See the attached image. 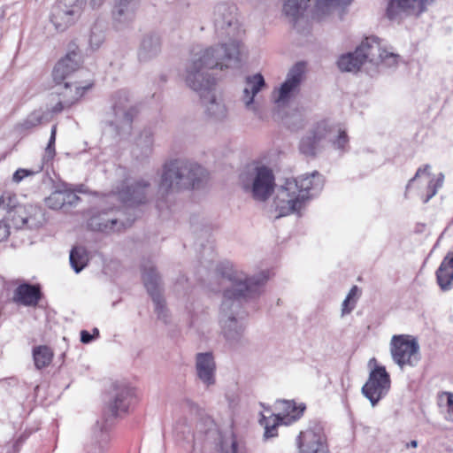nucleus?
I'll use <instances>...</instances> for the list:
<instances>
[{
  "label": "nucleus",
  "mask_w": 453,
  "mask_h": 453,
  "mask_svg": "<svg viewBox=\"0 0 453 453\" xmlns=\"http://www.w3.org/2000/svg\"><path fill=\"white\" fill-rule=\"evenodd\" d=\"M217 272L220 286L213 288L212 290L223 289V300L219 319L221 333L231 347H236L244 341L245 326L242 320L237 317L242 300L259 296L268 276L265 272H261L249 277L242 271L229 265H221L218 267Z\"/></svg>",
  "instance_id": "f257e3e1"
},
{
  "label": "nucleus",
  "mask_w": 453,
  "mask_h": 453,
  "mask_svg": "<svg viewBox=\"0 0 453 453\" xmlns=\"http://www.w3.org/2000/svg\"><path fill=\"white\" fill-rule=\"evenodd\" d=\"M212 20L215 34L220 43L204 49H194L189 60L193 65L206 67L235 68L242 59V37L244 30L237 19V8L229 3H219L213 8Z\"/></svg>",
  "instance_id": "f03ea898"
},
{
  "label": "nucleus",
  "mask_w": 453,
  "mask_h": 453,
  "mask_svg": "<svg viewBox=\"0 0 453 453\" xmlns=\"http://www.w3.org/2000/svg\"><path fill=\"white\" fill-rule=\"evenodd\" d=\"M324 182L323 176L318 171L297 179H287L278 188L274 199L278 217L299 212L309 199L320 193Z\"/></svg>",
  "instance_id": "7ed1b4c3"
},
{
  "label": "nucleus",
  "mask_w": 453,
  "mask_h": 453,
  "mask_svg": "<svg viewBox=\"0 0 453 453\" xmlns=\"http://www.w3.org/2000/svg\"><path fill=\"white\" fill-rule=\"evenodd\" d=\"M213 68L193 65V61L188 60L183 77L186 85L200 96L208 118L214 122H223L228 117V111L215 93L216 80L209 73Z\"/></svg>",
  "instance_id": "20e7f679"
},
{
  "label": "nucleus",
  "mask_w": 453,
  "mask_h": 453,
  "mask_svg": "<svg viewBox=\"0 0 453 453\" xmlns=\"http://www.w3.org/2000/svg\"><path fill=\"white\" fill-rule=\"evenodd\" d=\"M205 177L204 168L198 164L184 159H174L164 165L159 192L167 194L198 188Z\"/></svg>",
  "instance_id": "39448f33"
},
{
  "label": "nucleus",
  "mask_w": 453,
  "mask_h": 453,
  "mask_svg": "<svg viewBox=\"0 0 453 453\" xmlns=\"http://www.w3.org/2000/svg\"><path fill=\"white\" fill-rule=\"evenodd\" d=\"M274 175L266 166L255 167L252 171L244 172L240 175L242 188L250 194L256 201L265 202L274 190Z\"/></svg>",
  "instance_id": "423d86ee"
},
{
  "label": "nucleus",
  "mask_w": 453,
  "mask_h": 453,
  "mask_svg": "<svg viewBox=\"0 0 453 453\" xmlns=\"http://www.w3.org/2000/svg\"><path fill=\"white\" fill-rule=\"evenodd\" d=\"M393 361L403 369L415 366L420 359L419 345L416 338L408 334L393 335L390 341Z\"/></svg>",
  "instance_id": "0eeeda50"
},
{
  "label": "nucleus",
  "mask_w": 453,
  "mask_h": 453,
  "mask_svg": "<svg viewBox=\"0 0 453 453\" xmlns=\"http://www.w3.org/2000/svg\"><path fill=\"white\" fill-rule=\"evenodd\" d=\"M277 404L278 408L282 411V413L272 415L269 418L262 416L259 421L261 426L265 428V439L277 436V426L280 424L289 425L296 421L305 410V406H296L293 401L280 400Z\"/></svg>",
  "instance_id": "6e6552de"
},
{
  "label": "nucleus",
  "mask_w": 453,
  "mask_h": 453,
  "mask_svg": "<svg viewBox=\"0 0 453 453\" xmlns=\"http://www.w3.org/2000/svg\"><path fill=\"white\" fill-rule=\"evenodd\" d=\"M142 276L144 286L155 304V312L157 318L167 323L169 315L162 296L161 277L152 262L147 261L142 265Z\"/></svg>",
  "instance_id": "1a4fd4ad"
},
{
  "label": "nucleus",
  "mask_w": 453,
  "mask_h": 453,
  "mask_svg": "<svg viewBox=\"0 0 453 453\" xmlns=\"http://www.w3.org/2000/svg\"><path fill=\"white\" fill-rule=\"evenodd\" d=\"M142 276L144 286L155 304V312L157 318L167 323L169 315L162 296L161 277L152 262L147 261L142 265Z\"/></svg>",
  "instance_id": "9d476101"
},
{
  "label": "nucleus",
  "mask_w": 453,
  "mask_h": 453,
  "mask_svg": "<svg viewBox=\"0 0 453 453\" xmlns=\"http://www.w3.org/2000/svg\"><path fill=\"white\" fill-rule=\"evenodd\" d=\"M304 70L305 65L303 63H296L288 71L286 80L280 87L273 91V100L278 106L287 105L299 93Z\"/></svg>",
  "instance_id": "9b49d317"
},
{
  "label": "nucleus",
  "mask_w": 453,
  "mask_h": 453,
  "mask_svg": "<svg viewBox=\"0 0 453 453\" xmlns=\"http://www.w3.org/2000/svg\"><path fill=\"white\" fill-rule=\"evenodd\" d=\"M359 50L363 51L364 59L372 65H384L391 67L398 63L400 56L389 52L383 48L380 40L376 36L366 37L359 44Z\"/></svg>",
  "instance_id": "f8f14e48"
},
{
  "label": "nucleus",
  "mask_w": 453,
  "mask_h": 453,
  "mask_svg": "<svg viewBox=\"0 0 453 453\" xmlns=\"http://www.w3.org/2000/svg\"><path fill=\"white\" fill-rule=\"evenodd\" d=\"M299 453H328L329 448L324 428L320 424H314L301 431L296 438Z\"/></svg>",
  "instance_id": "ddd939ff"
},
{
  "label": "nucleus",
  "mask_w": 453,
  "mask_h": 453,
  "mask_svg": "<svg viewBox=\"0 0 453 453\" xmlns=\"http://www.w3.org/2000/svg\"><path fill=\"white\" fill-rule=\"evenodd\" d=\"M390 377L384 366H376L362 388L363 395L375 406L390 388Z\"/></svg>",
  "instance_id": "4468645a"
},
{
  "label": "nucleus",
  "mask_w": 453,
  "mask_h": 453,
  "mask_svg": "<svg viewBox=\"0 0 453 453\" xmlns=\"http://www.w3.org/2000/svg\"><path fill=\"white\" fill-rule=\"evenodd\" d=\"M6 219L12 223L16 229H37L46 221L44 212L40 206L20 204Z\"/></svg>",
  "instance_id": "2eb2a0df"
},
{
  "label": "nucleus",
  "mask_w": 453,
  "mask_h": 453,
  "mask_svg": "<svg viewBox=\"0 0 453 453\" xmlns=\"http://www.w3.org/2000/svg\"><path fill=\"white\" fill-rule=\"evenodd\" d=\"M87 0H59L53 10L51 21L58 30L63 31L80 17Z\"/></svg>",
  "instance_id": "dca6fc26"
},
{
  "label": "nucleus",
  "mask_w": 453,
  "mask_h": 453,
  "mask_svg": "<svg viewBox=\"0 0 453 453\" xmlns=\"http://www.w3.org/2000/svg\"><path fill=\"white\" fill-rule=\"evenodd\" d=\"M332 129L326 121L318 123L300 141L299 150L302 154L314 157L324 147L325 142L330 136Z\"/></svg>",
  "instance_id": "f3484780"
},
{
  "label": "nucleus",
  "mask_w": 453,
  "mask_h": 453,
  "mask_svg": "<svg viewBox=\"0 0 453 453\" xmlns=\"http://www.w3.org/2000/svg\"><path fill=\"white\" fill-rule=\"evenodd\" d=\"M139 0H115L111 11L112 25L118 31L132 26L139 9Z\"/></svg>",
  "instance_id": "a211bd4d"
},
{
  "label": "nucleus",
  "mask_w": 453,
  "mask_h": 453,
  "mask_svg": "<svg viewBox=\"0 0 453 453\" xmlns=\"http://www.w3.org/2000/svg\"><path fill=\"white\" fill-rule=\"evenodd\" d=\"M120 215H122L121 211L112 209L102 211L89 219L88 226L94 231L104 233L119 232L131 225L130 222H125L121 219Z\"/></svg>",
  "instance_id": "6ab92c4d"
},
{
  "label": "nucleus",
  "mask_w": 453,
  "mask_h": 453,
  "mask_svg": "<svg viewBox=\"0 0 453 453\" xmlns=\"http://www.w3.org/2000/svg\"><path fill=\"white\" fill-rule=\"evenodd\" d=\"M134 397V388L126 384L114 385L107 403V418L126 413Z\"/></svg>",
  "instance_id": "aec40b11"
},
{
  "label": "nucleus",
  "mask_w": 453,
  "mask_h": 453,
  "mask_svg": "<svg viewBox=\"0 0 453 453\" xmlns=\"http://www.w3.org/2000/svg\"><path fill=\"white\" fill-rule=\"evenodd\" d=\"M432 0H389L387 17L390 20L401 19L407 15H419Z\"/></svg>",
  "instance_id": "412c9836"
},
{
  "label": "nucleus",
  "mask_w": 453,
  "mask_h": 453,
  "mask_svg": "<svg viewBox=\"0 0 453 453\" xmlns=\"http://www.w3.org/2000/svg\"><path fill=\"white\" fill-rule=\"evenodd\" d=\"M150 188L149 180L144 179L135 180L119 191V198L130 205L144 203L147 201Z\"/></svg>",
  "instance_id": "4be33fe9"
},
{
  "label": "nucleus",
  "mask_w": 453,
  "mask_h": 453,
  "mask_svg": "<svg viewBox=\"0 0 453 453\" xmlns=\"http://www.w3.org/2000/svg\"><path fill=\"white\" fill-rule=\"evenodd\" d=\"M196 372L198 379L207 387L215 384L216 364L211 352L196 355Z\"/></svg>",
  "instance_id": "5701e85b"
},
{
  "label": "nucleus",
  "mask_w": 453,
  "mask_h": 453,
  "mask_svg": "<svg viewBox=\"0 0 453 453\" xmlns=\"http://www.w3.org/2000/svg\"><path fill=\"white\" fill-rule=\"evenodd\" d=\"M42 298V292L39 285L30 283L19 284L13 291L12 301L27 307H35Z\"/></svg>",
  "instance_id": "b1692460"
},
{
  "label": "nucleus",
  "mask_w": 453,
  "mask_h": 453,
  "mask_svg": "<svg viewBox=\"0 0 453 453\" xmlns=\"http://www.w3.org/2000/svg\"><path fill=\"white\" fill-rule=\"evenodd\" d=\"M265 87V81L261 73H256L246 77L245 86L242 96V101L243 102L246 109L257 111V109L254 104V98Z\"/></svg>",
  "instance_id": "393cba45"
},
{
  "label": "nucleus",
  "mask_w": 453,
  "mask_h": 453,
  "mask_svg": "<svg viewBox=\"0 0 453 453\" xmlns=\"http://www.w3.org/2000/svg\"><path fill=\"white\" fill-rule=\"evenodd\" d=\"M162 41L158 34L150 32L143 35L138 50V58L141 62H148L161 52Z\"/></svg>",
  "instance_id": "a878e982"
},
{
  "label": "nucleus",
  "mask_w": 453,
  "mask_h": 453,
  "mask_svg": "<svg viewBox=\"0 0 453 453\" xmlns=\"http://www.w3.org/2000/svg\"><path fill=\"white\" fill-rule=\"evenodd\" d=\"M80 65V56L75 51H71L65 58L60 59L55 65L52 76L56 83L60 84L72 73L78 69Z\"/></svg>",
  "instance_id": "bb28decb"
},
{
  "label": "nucleus",
  "mask_w": 453,
  "mask_h": 453,
  "mask_svg": "<svg viewBox=\"0 0 453 453\" xmlns=\"http://www.w3.org/2000/svg\"><path fill=\"white\" fill-rule=\"evenodd\" d=\"M128 96L125 91H119L115 96L113 111L121 123L130 124L137 114V109L127 105Z\"/></svg>",
  "instance_id": "cd10ccee"
},
{
  "label": "nucleus",
  "mask_w": 453,
  "mask_h": 453,
  "mask_svg": "<svg viewBox=\"0 0 453 453\" xmlns=\"http://www.w3.org/2000/svg\"><path fill=\"white\" fill-rule=\"evenodd\" d=\"M436 280L442 291L453 288V251L448 252L436 271Z\"/></svg>",
  "instance_id": "c85d7f7f"
},
{
  "label": "nucleus",
  "mask_w": 453,
  "mask_h": 453,
  "mask_svg": "<svg viewBox=\"0 0 453 453\" xmlns=\"http://www.w3.org/2000/svg\"><path fill=\"white\" fill-rule=\"evenodd\" d=\"M91 85L80 86L77 83L65 82L64 85L58 84L56 93L58 97L65 103V105H73L76 103Z\"/></svg>",
  "instance_id": "c756f323"
},
{
  "label": "nucleus",
  "mask_w": 453,
  "mask_h": 453,
  "mask_svg": "<svg viewBox=\"0 0 453 453\" xmlns=\"http://www.w3.org/2000/svg\"><path fill=\"white\" fill-rule=\"evenodd\" d=\"M429 168V165H426L425 166L418 168L414 177L409 180V183L406 186V189H409L410 186L416 179L420 177L422 174H426L429 180L426 188V194L422 197L424 203H428V201L436 195L438 189L442 186L444 179V176L441 173L436 179L432 178L428 172Z\"/></svg>",
  "instance_id": "7c9ffc66"
},
{
  "label": "nucleus",
  "mask_w": 453,
  "mask_h": 453,
  "mask_svg": "<svg viewBox=\"0 0 453 453\" xmlns=\"http://www.w3.org/2000/svg\"><path fill=\"white\" fill-rule=\"evenodd\" d=\"M365 62L363 51L359 50L358 45L354 52L342 55L337 64L340 70L343 72H356L360 69Z\"/></svg>",
  "instance_id": "2f4dec72"
},
{
  "label": "nucleus",
  "mask_w": 453,
  "mask_h": 453,
  "mask_svg": "<svg viewBox=\"0 0 453 453\" xmlns=\"http://www.w3.org/2000/svg\"><path fill=\"white\" fill-rule=\"evenodd\" d=\"M153 133L150 129H144L136 139L133 154L137 157H148L153 149Z\"/></svg>",
  "instance_id": "473e14b6"
},
{
  "label": "nucleus",
  "mask_w": 453,
  "mask_h": 453,
  "mask_svg": "<svg viewBox=\"0 0 453 453\" xmlns=\"http://www.w3.org/2000/svg\"><path fill=\"white\" fill-rule=\"evenodd\" d=\"M310 0H284L282 12L290 21L296 23L303 14Z\"/></svg>",
  "instance_id": "72a5a7b5"
},
{
  "label": "nucleus",
  "mask_w": 453,
  "mask_h": 453,
  "mask_svg": "<svg viewBox=\"0 0 453 453\" xmlns=\"http://www.w3.org/2000/svg\"><path fill=\"white\" fill-rule=\"evenodd\" d=\"M33 357L35 367L40 370L50 365L53 358V351L48 346H37L33 349Z\"/></svg>",
  "instance_id": "f704fd0d"
},
{
  "label": "nucleus",
  "mask_w": 453,
  "mask_h": 453,
  "mask_svg": "<svg viewBox=\"0 0 453 453\" xmlns=\"http://www.w3.org/2000/svg\"><path fill=\"white\" fill-rule=\"evenodd\" d=\"M70 265L76 273H79L88 263V255L84 248L74 247L70 252Z\"/></svg>",
  "instance_id": "c9c22d12"
},
{
  "label": "nucleus",
  "mask_w": 453,
  "mask_h": 453,
  "mask_svg": "<svg viewBox=\"0 0 453 453\" xmlns=\"http://www.w3.org/2000/svg\"><path fill=\"white\" fill-rule=\"evenodd\" d=\"M20 204L17 195L11 191H4L0 196V208L5 211L6 216L12 213Z\"/></svg>",
  "instance_id": "e433bc0d"
},
{
  "label": "nucleus",
  "mask_w": 453,
  "mask_h": 453,
  "mask_svg": "<svg viewBox=\"0 0 453 453\" xmlns=\"http://www.w3.org/2000/svg\"><path fill=\"white\" fill-rule=\"evenodd\" d=\"M352 3V0H317L316 7L323 14L329 13L336 8H345Z\"/></svg>",
  "instance_id": "4c0bfd02"
},
{
  "label": "nucleus",
  "mask_w": 453,
  "mask_h": 453,
  "mask_svg": "<svg viewBox=\"0 0 453 453\" xmlns=\"http://www.w3.org/2000/svg\"><path fill=\"white\" fill-rule=\"evenodd\" d=\"M329 128L332 129V133L330 136L327 137L326 142H331L335 149L344 150L349 142L346 132L330 125Z\"/></svg>",
  "instance_id": "58836bf2"
},
{
  "label": "nucleus",
  "mask_w": 453,
  "mask_h": 453,
  "mask_svg": "<svg viewBox=\"0 0 453 453\" xmlns=\"http://www.w3.org/2000/svg\"><path fill=\"white\" fill-rule=\"evenodd\" d=\"M438 404L445 411V418L453 421V393L442 392L438 396Z\"/></svg>",
  "instance_id": "ea45409f"
},
{
  "label": "nucleus",
  "mask_w": 453,
  "mask_h": 453,
  "mask_svg": "<svg viewBox=\"0 0 453 453\" xmlns=\"http://www.w3.org/2000/svg\"><path fill=\"white\" fill-rule=\"evenodd\" d=\"M46 205L52 210H59L65 206V198L62 189L52 192L46 199Z\"/></svg>",
  "instance_id": "a19ab883"
},
{
  "label": "nucleus",
  "mask_w": 453,
  "mask_h": 453,
  "mask_svg": "<svg viewBox=\"0 0 453 453\" xmlns=\"http://www.w3.org/2000/svg\"><path fill=\"white\" fill-rule=\"evenodd\" d=\"M42 118V116L40 112L34 111L20 124V127L24 130L31 129L40 125Z\"/></svg>",
  "instance_id": "79ce46f5"
},
{
  "label": "nucleus",
  "mask_w": 453,
  "mask_h": 453,
  "mask_svg": "<svg viewBox=\"0 0 453 453\" xmlns=\"http://www.w3.org/2000/svg\"><path fill=\"white\" fill-rule=\"evenodd\" d=\"M222 453H246V449L240 445L234 437H232L229 445L226 441L222 443Z\"/></svg>",
  "instance_id": "37998d69"
},
{
  "label": "nucleus",
  "mask_w": 453,
  "mask_h": 453,
  "mask_svg": "<svg viewBox=\"0 0 453 453\" xmlns=\"http://www.w3.org/2000/svg\"><path fill=\"white\" fill-rule=\"evenodd\" d=\"M62 191L65 198V205L73 206L78 203L80 197L74 191L69 188L62 189Z\"/></svg>",
  "instance_id": "c03bdc74"
},
{
  "label": "nucleus",
  "mask_w": 453,
  "mask_h": 453,
  "mask_svg": "<svg viewBox=\"0 0 453 453\" xmlns=\"http://www.w3.org/2000/svg\"><path fill=\"white\" fill-rule=\"evenodd\" d=\"M34 172L27 169L19 168L12 175V180L16 183L20 182L25 177L31 176Z\"/></svg>",
  "instance_id": "a18cd8bd"
},
{
  "label": "nucleus",
  "mask_w": 453,
  "mask_h": 453,
  "mask_svg": "<svg viewBox=\"0 0 453 453\" xmlns=\"http://www.w3.org/2000/svg\"><path fill=\"white\" fill-rule=\"evenodd\" d=\"M11 234L10 226L5 220H0V242L5 241Z\"/></svg>",
  "instance_id": "49530a36"
},
{
  "label": "nucleus",
  "mask_w": 453,
  "mask_h": 453,
  "mask_svg": "<svg viewBox=\"0 0 453 453\" xmlns=\"http://www.w3.org/2000/svg\"><path fill=\"white\" fill-rule=\"evenodd\" d=\"M356 301H349V297H346L342 304V316L350 313L355 308Z\"/></svg>",
  "instance_id": "de8ad7c7"
},
{
  "label": "nucleus",
  "mask_w": 453,
  "mask_h": 453,
  "mask_svg": "<svg viewBox=\"0 0 453 453\" xmlns=\"http://www.w3.org/2000/svg\"><path fill=\"white\" fill-rule=\"evenodd\" d=\"M56 133H57V126H53L51 127V132H50V140H49V143H48V146L46 148V151L48 153H51V152H54L55 151V141H56Z\"/></svg>",
  "instance_id": "09e8293b"
},
{
  "label": "nucleus",
  "mask_w": 453,
  "mask_h": 453,
  "mask_svg": "<svg viewBox=\"0 0 453 453\" xmlns=\"http://www.w3.org/2000/svg\"><path fill=\"white\" fill-rule=\"evenodd\" d=\"M70 107L69 105H65V103L60 98H58V101L52 106L48 107V110L51 113H59L61 112L65 108Z\"/></svg>",
  "instance_id": "8fccbe9b"
},
{
  "label": "nucleus",
  "mask_w": 453,
  "mask_h": 453,
  "mask_svg": "<svg viewBox=\"0 0 453 453\" xmlns=\"http://www.w3.org/2000/svg\"><path fill=\"white\" fill-rule=\"evenodd\" d=\"M94 339V335L90 334L88 331L82 330L81 332V342L82 343H89Z\"/></svg>",
  "instance_id": "3c124183"
},
{
  "label": "nucleus",
  "mask_w": 453,
  "mask_h": 453,
  "mask_svg": "<svg viewBox=\"0 0 453 453\" xmlns=\"http://www.w3.org/2000/svg\"><path fill=\"white\" fill-rule=\"evenodd\" d=\"M104 2L105 0H90L89 5L92 9H98L104 4Z\"/></svg>",
  "instance_id": "603ef678"
},
{
  "label": "nucleus",
  "mask_w": 453,
  "mask_h": 453,
  "mask_svg": "<svg viewBox=\"0 0 453 453\" xmlns=\"http://www.w3.org/2000/svg\"><path fill=\"white\" fill-rule=\"evenodd\" d=\"M357 290H358L357 287L353 286L346 297H349V301H352V302L355 301L354 297L356 296Z\"/></svg>",
  "instance_id": "864d4df0"
},
{
  "label": "nucleus",
  "mask_w": 453,
  "mask_h": 453,
  "mask_svg": "<svg viewBox=\"0 0 453 453\" xmlns=\"http://www.w3.org/2000/svg\"><path fill=\"white\" fill-rule=\"evenodd\" d=\"M89 42L92 46L98 48L102 42V38H98L96 42H94V35H91Z\"/></svg>",
  "instance_id": "5fc2aeb1"
},
{
  "label": "nucleus",
  "mask_w": 453,
  "mask_h": 453,
  "mask_svg": "<svg viewBox=\"0 0 453 453\" xmlns=\"http://www.w3.org/2000/svg\"><path fill=\"white\" fill-rule=\"evenodd\" d=\"M72 190L74 191L76 195H77V193H85L83 185L77 186L74 189H72Z\"/></svg>",
  "instance_id": "6e6d98bb"
},
{
  "label": "nucleus",
  "mask_w": 453,
  "mask_h": 453,
  "mask_svg": "<svg viewBox=\"0 0 453 453\" xmlns=\"http://www.w3.org/2000/svg\"><path fill=\"white\" fill-rule=\"evenodd\" d=\"M407 446H411V447L416 448L418 446V441L413 440L410 443H408Z\"/></svg>",
  "instance_id": "4d7b16f0"
},
{
  "label": "nucleus",
  "mask_w": 453,
  "mask_h": 453,
  "mask_svg": "<svg viewBox=\"0 0 453 453\" xmlns=\"http://www.w3.org/2000/svg\"><path fill=\"white\" fill-rule=\"evenodd\" d=\"M92 335H94V337H95V336H96V337H97V336L99 335V331H98V329H97V328H94V329H93V334H92Z\"/></svg>",
  "instance_id": "13d9d810"
}]
</instances>
